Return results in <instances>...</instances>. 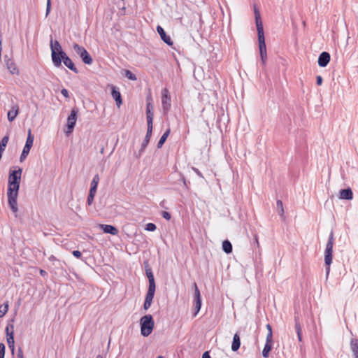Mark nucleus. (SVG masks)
Segmentation results:
<instances>
[{
  "mask_svg": "<svg viewBox=\"0 0 358 358\" xmlns=\"http://www.w3.org/2000/svg\"><path fill=\"white\" fill-rule=\"evenodd\" d=\"M34 140V136L31 134V130L29 129L28 131V135L24 146L27 147V148H31V147L33 146Z\"/></svg>",
  "mask_w": 358,
  "mask_h": 358,
  "instance_id": "nucleus-30",
  "label": "nucleus"
},
{
  "mask_svg": "<svg viewBox=\"0 0 358 358\" xmlns=\"http://www.w3.org/2000/svg\"><path fill=\"white\" fill-rule=\"evenodd\" d=\"M78 110L76 108H74L71 110L70 115L67 118V129L66 133H71L73 129L76 125L77 115H78Z\"/></svg>",
  "mask_w": 358,
  "mask_h": 358,
  "instance_id": "nucleus-9",
  "label": "nucleus"
},
{
  "mask_svg": "<svg viewBox=\"0 0 358 358\" xmlns=\"http://www.w3.org/2000/svg\"><path fill=\"white\" fill-rule=\"evenodd\" d=\"M171 129L169 128L161 136L159 141L157 143V148H160L163 146L164 143L166 141L169 135L170 134Z\"/></svg>",
  "mask_w": 358,
  "mask_h": 358,
  "instance_id": "nucleus-27",
  "label": "nucleus"
},
{
  "mask_svg": "<svg viewBox=\"0 0 358 358\" xmlns=\"http://www.w3.org/2000/svg\"><path fill=\"white\" fill-rule=\"evenodd\" d=\"M5 348V345L3 343H0V358H4Z\"/></svg>",
  "mask_w": 358,
  "mask_h": 358,
  "instance_id": "nucleus-39",
  "label": "nucleus"
},
{
  "mask_svg": "<svg viewBox=\"0 0 358 358\" xmlns=\"http://www.w3.org/2000/svg\"><path fill=\"white\" fill-rule=\"evenodd\" d=\"M145 274L148 278L149 285L148 289H154L155 290L156 285L155 281L154 275L152 271V268L149 266L145 267Z\"/></svg>",
  "mask_w": 358,
  "mask_h": 358,
  "instance_id": "nucleus-14",
  "label": "nucleus"
},
{
  "mask_svg": "<svg viewBox=\"0 0 358 358\" xmlns=\"http://www.w3.org/2000/svg\"><path fill=\"white\" fill-rule=\"evenodd\" d=\"M96 358H103L102 355H98Z\"/></svg>",
  "mask_w": 358,
  "mask_h": 358,
  "instance_id": "nucleus-53",
  "label": "nucleus"
},
{
  "mask_svg": "<svg viewBox=\"0 0 358 358\" xmlns=\"http://www.w3.org/2000/svg\"><path fill=\"white\" fill-rule=\"evenodd\" d=\"M202 358H211L208 352H205L203 355Z\"/></svg>",
  "mask_w": 358,
  "mask_h": 358,
  "instance_id": "nucleus-50",
  "label": "nucleus"
},
{
  "mask_svg": "<svg viewBox=\"0 0 358 358\" xmlns=\"http://www.w3.org/2000/svg\"><path fill=\"white\" fill-rule=\"evenodd\" d=\"M294 321H295V329H296V332L297 334L298 340H299V341L301 342V341H302V332H301V324L299 321L298 316H295Z\"/></svg>",
  "mask_w": 358,
  "mask_h": 358,
  "instance_id": "nucleus-26",
  "label": "nucleus"
},
{
  "mask_svg": "<svg viewBox=\"0 0 358 358\" xmlns=\"http://www.w3.org/2000/svg\"><path fill=\"white\" fill-rule=\"evenodd\" d=\"M162 215L166 220H169L171 218V214L169 212H166V211H163L162 213Z\"/></svg>",
  "mask_w": 358,
  "mask_h": 358,
  "instance_id": "nucleus-41",
  "label": "nucleus"
},
{
  "mask_svg": "<svg viewBox=\"0 0 358 358\" xmlns=\"http://www.w3.org/2000/svg\"><path fill=\"white\" fill-rule=\"evenodd\" d=\"M11 331H10L9 327L7 326L6 328V337H7V343L9 348L11 350L12 354H14L15 350V341H14V332H13V326H10Z\"/></svg>",
  "mask_w": 358,
  "mask_h": 358,
  "instance_id": "nucleus-10",
  "label": "nucleus"
},
{
  "mask_svg": "<svg viewBox=\"0 0 358 358\" xmlns=\"http://www.w3.org/2000/svg\"><path fill=\"white\" fill-rule=\"evenodd\" d=\"M157 229L156 225L154 223H148L145 225V229L149 231H154Z\"/></svg>",
  "mask_w": 358,
  "mask_h": 358,
  "instance_id": "nucleus-37",
  "label": "nucleus"
},
{
  "mask_svg": "<svg viewBox=\"0 0 358 358\" xmlns=\"http://www.w3.org/2000/svg\"><path fill=\"white\" fill-rule=\"evenodd\" d=\"M266 329L268 330V334H267L266 336H270L271 339H273L272 328H271V326L269 324H268L266 325Z\"/></svg>",
  "mask_w": 358,
  "mask_h": 358,
  "instance_id": "nucleus-40",
  "label": "nucleus"
},
{
  "mask_svg": "<svg viewBox=\"0 0 358 358\" xmlns=\"http://www.w3.org/2000/svg\"><path fill=\"white\" fill-rule=\"evenodd\" d=\"M272 343H273V339H271L270 336H266V343H265L264 349L262 350V356L266 358L268 357L269 352L273 348Z\"/></svg>",
  "mask_w": 358,
  "mask_h": 358,
  "instance_id": "nucleus-17",
  "label": "nucleus"
},
{
  "mask_svg": "<svg viewBox=\"0 0 358 358\" xmlns=\"http://www.w3.org/2000/svg\"><path fill=\"white\" fill-rule=\"evenodd\" d=\"M94 196H95V194L89 192V194L87 196V203L89 206L92 205V203H93Z\"/></svg>",
  "mask_w": 358,
  "mask_h": 358,
  "instance_id": "nucleus-38",
  "label": "nucleus"
},
{
  "mask_svg": "<svg viewBox=\"0 0 358 358\" xmlns=\"http://www.w3.org/2000/svg\"><path fill=\"white\" fill-rule=\"evenodd\" d=\"M72 254L76 258H80L82 257V254L79 250H73Z\"/></svg>",
  "mask_w": 358,
  "mask_h": 358,
  "instance_id": "nucleus-45",
  "label": "nucleus"
},
{
  "mask_svg": "<svg viewBox=\"0 0 358 358\" xmlns=\"http://www.w3.org/2000/svg\"><path fill=\"white\" fill-rule=\"evenodd\" d=\"M146 101H147V104H146L147 125H153L154 113L152 111L153 110V105L152 103L151 96H147Z\"/></svg>",
  "mask_w": 358,
  "mask_h": 358,
  "instance_id": "nucleus-8",
  "label": "nucleus"
},
{
  "mask_svg": "<svg viewBox=\"0 0 358 358\" xmlns=\"http://www.w3.org/2000/svg\"><path fill=\"white\" fill-rule=\"evenodd\" d=\"M125 76L129 80H136V76L131 71H130L129 70H127L125 71Z\"/></svg>",
  "mask_w": 358,
  "mask_h": 358,
  "instance_id": "nucleus-36",
  "label": "nucleus"
},
{
  "mask_svg": "<svg viewBox=\"0 0 358 358\" xmlns=\"http://www.w3.org/2000/svg\"><path fill=\"white\" fill-rule=\"evenodd\" d=\"M194 298H195V300H201L200 291H199L196 284L194 283Z\"/></svg>",
  "mask_w": 358,
  "mask_h": 358,
  "instance_id": "nucleus-35",
  "label": "nucleus"
},
{
  "mask_svg": "<svg viewBox=\"0 0 358 358\" xmlns=\"http://www.w3.org/2000/svg\"><path fill=\"white\" fill-rule=\"evenodd\" d=\"M201 307V300H195V304L194 307V313L193 314L194 317H196V315L199 313L200 309Z\"/></svg>",
  "mask_w": 358,
  "mask_h": 358,
  "instance_id": "nucleus-33",
  "label": "nucleus"
},
{
  "mask_svg": "<svg viewBox=\"0 0 358 358\" xmlns=\"http://www.w3.org/2000/svg\"><path fill=\"white\" fill-rule=\"evenodd\" d=\"M5 62H6L8 69L12 74L18 73V70L16 67V65L12 59H5Z\"/></svg>",
  "mask_w": 358,
  "mask_h": 358,
  "instance_id": "nucleus-24",
  "label": "nucleus"
},
{
  "mask_svg": "<svg viewBox=\"0 0 358 358\" xmlns=\"http://www.w3.org/2000/svg\"><path fill=\"white\" fill-rule=\"evenodd\" d=\"M40 274L42 275V276H45L47 275V272L43 269H41L40 270Z\"/></svg>",
  "mask_w": 358,
  "mask_h": 358,
  "instance_id": "nucleus-51",
  "label": "nucleus"
},
{
  "mask_svg": "<svg viewBox=\"0 0 358 358\" xmlns=\"http://www.w3.org/2000/svg\"><path fill=\"white\" fill-rule=\"evenodd\" d=\"M334 232L331 231L328 241L326 245L324 251V263L326 265V275L328 277L330 272V265L332 263L333 259V246H334Z\"/></svg>",
  "mask_w": 358,
  "mask_h": 358,
  "instance_id": "nucleus-3",
  "label": "nucleus"
},
{
  "mask_svg": "<svg viewBox=\"0 0 358 358\" xmlns=\"http://www.w3.org/2000/svg\"><path fill=\"white\" fill-rule=\"evenodd\" d=\"M141 334L143 336L147 337L151 334L155 322L151 315H145L140 320Z\"/></svg>",
  "mask_w": 358,
  "mask_h": 358,
  "instance_id": "nucleus-5",
  "label": "nucleus"
},
{
  "mask_svg": "<svg viewBox=\"0 0 358 358\" xmlns=\"http://www.w3.org/2000/svg\"><path fill=\"white\" fill-rule=\"evenodd\" d=\"M19 114V106L17 104H13L10 110L8 112V120L13 122Z\"/></svg>",
  "mask_w": 358,
  "mask_h": 358,
  "instance_id": "nucleus-19",
  "label": "nucleus"
},
{
  "mask_svg": "<svg viewBox=\"0 0 358 358\" xmlns=\"http://www.w3.org/2000/svg\"><path fill=\"white\" fill-rule=\"evenodd\" d=\"M262 62L264 65H265L266 59H267V54L266 55H260Z\"/></svg>",
  "mask_w": 358,
  "mask_h": 358,
  "instance_id": "nucleus-49",
  "label": "nucleus"
},
{
  "mask_svg": "<svg viewBox=\"0 0 358 358\" xmlns=\"http://www.w3.org/2000/svg\"><path fill=\"white\" fill-rule=\"evenodd\" d=\"M8 301L4 302L0 306V317H3L8 310Z\"/></svg>",
  "mask_w": 358,
  "mask_h": 358,
  "instance_id": "nucleus-32",
  "label": "nucleus"
},
{
  "mask_svg": "<svg viewBox=\"0 0 358 358\" xmlns=\"http://www.w3.org/2000/svg\"><path fill=\"white\" fill-rule=\"evenodd\" d=\"M53 258H54V256H52V257H50V259H53Z\"/></svg>",
  "mask_w": 358,
  "mask_h": 358,
  "instance_id": "nucleus-55",
  "label": "nucleus"
},
{
  "mask_svg": "<svg viewBox=\"0 0 358 358\" xmlns=\"http://www.w3.org/2000/svg\"><path fill=\"white\" fill-rule=\"evenodd\" d=\"M17 358H24L23 350L22 348H19L17 350Z\"/></svg>",
  "mask_w": 358,
  "mask_h": 358,
  "instance_id": "nucleus-48",
  "label": "nucleus"
},
{
  "mask_svg": "<svg viewBox=\"0 0 358 358\" xmlns=\"http://www.w3.org/2000/svg\"><path fill=\"white\" fill-rule=\"evenodd\" d=\"M53 258H54V256H52V257H50V259H53Z\"/></svg>",
  "mask_w": 358,
  "mask_h": 358,
  "instance_id": "nucleus-56",
  "label": "nucleus"
},
{
  "mask_svg": "<svg viewBox=\"0 0 358 358\" xmlns=\"http://www.w3.org/2000/svg\"><path fill=\"white\" fill-rule=\"evenodd\" d=\"M323 79L321 76H317L316 77V83L317 85H321L322 84Z\"/></svg>",
  "mask_w": 358,
  "mask_h": 358,
  "instance_id": "nucleus-46",
  "label": "nucleus"
},
{
  "mask_svg": "<svg viewBox=\"0 0 358 358\" xmlns=\"http://www.w3.org/2000/svg\"><path fill=\"white\" fill-rule=\"evenodd\" d=\"M8 140H9V136L8 135L5 136L1 139V141L0 142V154L1 155H2L3 152L4 151L7 145V143L8 142Z\"/></svg>",
  "mask_w": 358,
  "mask_h": 358,
  "instance_id": "nucleus-31",
  "label": "nucleus"
},
{
  "mask_svg": "<svg viewBox=\"0 0 358 358\" xmlns=\"http://www.w3.org/2000/svg\"><path fill=\"white\" fill-rule=\"evenodd\" d=\"M353 198V193L351 188L343 189L340 190L339 199L345 200H351Z\"/></svg>",
  "mask_w": 358,
  "mask_h": 358,
  "instance_id": "nucleus-18",
  "label": "nucleus"
},
{
  "mask_svg": "<svg viewBox=\"0 0 358 358\" xmlns=\"http://www.w3.org/2000/svg\"><path fill=\"white\" fill-rule=\"evenodd\" d=\"M77 358H79V357H77Z\"/></svg>",
  "mask_w": 358,
  "mask_h": 358,
  "instance_id": "nucleus-57",
  "label": "nucleus"
},
{
  "mask_svg": "<svg viewBox=\"0 0 358 358\" xmlns=\"http://www.w3.org/2000/svg\"><path fill=\"white\" fill-rule=\"evenodd\" d=\"M61 62L63 61L64 64L69 68L70 70L73 71L76 73H78V71L76 66L74 65L72 60L69 57L66 52H62Z\"/></svg>",
  "mask_w": 358,
  "mask_h": 358,
  "instance_id": "nucleus-11",
  "label": "nucleus"
},
{
  "mask_svg": "<svg viewBox=\"0 0 358 358\" xmlns=\"http://www.w3.org/2000/svg\"><path fill=\"white\" fill-rule=\"evenodd\" d=\"M22 172V169L19 167L17 170L10 172L8 176V187L7 192L8 202L13 213H17L18 210L17 198L20 188Z\"/></svg>",
  "mask_w": 358,
  "mask_h": 358,
  "instance_id": "nucleus-1",
  "label": "nucleus"
},
{
  "mask_svg": "<svg viewBox=\"0 0 358 358\" xmlns=\"http://www.w3.org/2000/svg\"><path fill=\"white\" fill-rule=\"evenodd\" d=\"M51 9V0H47L46 16L50 13Z\"/></svg>",
  "mask_w": 358,
  "mask_h": 358,
  "instance_id": "nucleus-42",
  "label": "nucleus"
},
{
  "mask_svg": "<svg viewBox=\"0 0 358 358\" xmlns=\"http://www.w3.org/2000/svg\"><path fill=\"white\" fill-rule=\"evenodd\" d=\"M61 94H62L64 96H65L66 98H69V91H68L66 89H65V88H64V89H62V90H61Z\"/></svg>",
  "mask_w": 358,
  "mask_h": 358,
  "instance_id": "nucleus-47",
  "label": "nucleus"
},
{
  "mask_svg": "<svg viewBox=\"0 0 358 358\" xmlns=\"http://www.w3.org/2000/svg\"><path fill=\"white\" fill-rule=\"evenodd\" d=\"M241 345V340L239 335L236 333L234 334L233 338V342L231 345V350L234 352L237 351Z\"/></svg>",
  "mask_w": 358,
  "mask_h": 358,
  "instance_id": "nucleus-25",
  "label": "nucleus"
},
{
  "mask_svg": "<svg viewBox=\"0 0 358 358\" xmlns=\"http://www.w3.org/2000/svg\"><path fill=\"white\" fill-rule=\"evenodd\" d=\"M255 243H256V244H257V247H259V241H258V236H257V235H255Z\"/></svg>",
  "mask_w": 358,
  "mask_h": 358,
  "instance_id": "nucleus-52",
  "label": "nucleus"
},
{
  "mask_svg": "<svg viewBox=\"0 0 358 358\" xmlns=\"http://www.w3.org/2000/svg\"><path fill=\"white\" fill-rule=\"evenodd\" d=\"M31 148H27V147L24 146L23 150L22 152V154L20 157V161L22 162H23L29 155L30 152Z\"/></svg>",
  "mask_w": 358,
  "mask_h": 358,
  "instance_id": "nucleus-34",
  "label": "nucleus"
},
{
  "mask_svg": "<svg viewBox=\"0 0 358 358\" xmlns=\"http://www.w3.org/2000/svg\"><path fill=\"white\" fill-rule=\"evenodd\" d=\"M192 169L194 171V172L200 178H203V174L201 173V171L196 167H192Z\"/></svg>",
  "mask_w": 358,
  "mask_h": 358,
  "instance_id": "nucleus-44",
  "label": "nucleus"
},
{
  "mask_svg": "<svg viewBox=\"0 0 358 358\" xmlns=\"http://www.w3.org/2000/svg\"><path fill=\"white\" fill-rule=\"evenodd\" d=\"M100 229L106 234H110L112 235H117L118 234V229L110 224H100Z\"/></svg>",
  "mask_w": 358,
  "mask_h": 358,
  "instance_id": "nucleus-20",
  "label": "nucleus"
},
{
  "mask_svg": "<svg viewBox=\"0 0 358 358\" xmlns=\"http://www.w3.org/2000/svg\"><path fill=\"white\" fill-rule=\"evenodd\" d=\"M157 31L158 32V34H159L162 40L165 43H166L168 45H173V41L171 38V37L168 35H166L164 29L159 25H158L157 27Z\"/></svg>",
  "mask_w": 358,
  "mask_h": 358,
  "instance_id": "nucleus-15",
  "label": "nucleus"
},
{
  "mask_svg": "<svg viewBox=\"0 0 358 358\" xmlns=\"http://www.w3.org/2000/svg\"><path fill=\"white\" fill-rule=\"evenodd\" d=\"M147 126H148L147 132H146L145 138L141 144V148L139 151L140 154H141L142 152H144L145 149L146 148V147L148 146V145L150 141V138L152 136L153 125H147Z\"/></svg>",
  "mask_w": 358,
  "mask_h": 358,
  "instance_id": "nucleus-12",
  "label": "nucleus"
},
{
  "mask_svg": "<svg viewBox=\"0 0 358 358\" xmlns=\"http://www.w3.org/2000/svg\"><path fill=\"white\" fill-rule=\"evenodd\" d=\"M73 48L76 54L80 56L83 63L88 65L92 64L93 59L92 57L84 47L80 46L77 43H74L73 45Z\"/></svg>",
  "mask_w": 358,
  "mask_h": 358,
  "instance_id": "nucleus-6",
  "label": "nucleus"
},
{
  "mask_svg": "<svg viewBox=\"0 0 358 358\" xmlns=\"http://www.w3.org/2000/svg\"><path fill=\"white\" fill-rule=\"evenodd\" d=\"M180 180L182 182V183L184 185V187L186 189H188V185H187V182L186 178H185V176L182 173H180Z\"/></svg>",
  "mask_w": 358,
  "mask_h": 358,
  "instance_id": "nucleus-43",
  "label": "nucleus"
},
{
  "mask_svg": "<svg viewBox=\"0 0 358 358\" xmlns=\"http://www.w3.org/2000/svg\"><path fill=\"white\" fill-rule=\"evenodd\" d=\"M222 249L227 254H230L232 252V245L228 240H225L222 242Z\"/></svg>",
  "mask_w": 358,
  "mask_h": 358,
  "instance_id": "nucleus-28",
  "label": "nucleus"
},
{
  "mask_svg": "<svg viewBox=\"0 0 358 358\" xmlns=\"http://www.w3.org/2000/svg\"><path fill=\"white\" fill-rule=\"evenodd\" d=\"M255 23L257 27V35H258V42H259V53L261 55H266V47L265 43V38L264 34V28L262 22L261 20V16L259 11L255 8Z\"/></svg>",
  "mask_w": 358,
  "mask_h": 358,
  "instance_id": "nucleus-2",
  "label": "nucleus"
},
{
  "mask_svg": "<svg viewBox=\"0 0 358 358\" xmlns=\"http://www.w3.org/2000/svg\"><path fill=\"white\" fill-rule=\"evenodd\" d=\"M350 349L355 358H358V338H352L350 341Z\"/></svg>",
  "mask_w": 358,
  "mask_h": 358,
  "instance_id": "nucleus-23",
  "label": "nucleus"
},
{
  "mask_svg": "<svg viewBox=\"0 0 358 358\" xmlns=\"http://www.w3.org/2000/svg\"><path fill=\"white\" fill-rule=\"evenodd\" d=\"M162 105L164 113H168L171 109V99L169 92L166 88L162 91Z\"/></svg>",
  "mask_w": 358,
  "mask_h": 358,
  "instance_id": "nucleus-7",
  "label": "nucleus"
},
{
  "mask_svg": "<svg viewBox=\"0 0 358 358\" xmlns=\"http://www.w3.org/2000/svg\"><path fill=\"white\" fill-rule=\"evenodd\" d=\"M100 178L98 174H96L91 182L90 193L95 194L96 193L97 186L99 182Z\"/></svg>",
  "mask_w": 358,
  "mask_h": 358,
  "instance_id": "nucleus-22",
  "label": "nucleus"
},
{
  "mask_svg": "<svg viewBox=\"0 0 358 358\" xmlns=\"http://www.w3.org/2000/svg\"><path fill=\"white\" fill-rule=\"evenodd\" d=\"M157 358H164L163 356H158Z\"/></svg>",
  "mask_w": 358,
  "mask_h": 358,
  "instance_id": "nucleus-54",
  "label": "nucleus"
},
{
  "mask_svg": "<svg viewBox=\"0 0 358 358\" xmlns=\"http://www.w3.org/2000/svg\"><path fill=\"white\" fill-rule=\"evenodd\" d=\"M330 61V55L327 52H322L318 58V65L321 67L327 66Z\"/></svg>",
  "mask_w": 358,
  "mask_h": 358,
  "instance_id": "nucleus-16",
  "label": "nucleus"
},
{
  "mask_svg": "<svg viewBox=\"0 0 358 358\" xmlns=\"http://www.w3.org/2000/svg\"><path fill=\"white\" fill-rule=\"evenodd\" d=\"M50 49H51V57L52 61L55 67L61 66V58L62 52H65L57 41H53L50 39Z\"/></svg>",
  "mask_w": 358,
  "mask_h": 358,
  "instance_id": "nucleus-4",
  "label": "nucleus"
},
{
  "mask_svg": "<svg viewBox=\"0 0 358 358\" xmlns=\"http://www.w3.org/2000/svg\"><path fill=\"white\" fill-rule=\"evenodd\" d=\"M276 207H277V210H278V213L279 214V215L282 219H285V215H284L285 211H284V208H283V203L281 200H277Z\"/></svg>",
  "mask_w": 358,
  "mask_h": 358,
  "instance_id": "nucleus-29",
  "label": "nucleus"
},
{
  "mask_svg": "<svg viewBox=\"0 0 358 358\" xmlns=\"http://www.w3.org/2000/svg\"><path fill=\"white\" fill-rule=\"evenodd\" d=\"M155 290L154 289H148L145 299L143 304V308L145 310L150 308L151 306L154 296H155Z\"/></svg>",
  "mask_w": 358,
  "mask_h": 358,
  "instance_id": "nucleus-13",
  "label": "nucleus"
},
{
  "mask_svg": "<svg viewBox=\"0 0 358 358\" xmlns=\"http://www.w3.org/2000/svg\"><path fill=\"white\" fill-rule=\"evenodd\" d=\"M111 95L115 100L117 106L120 107L122 103V96L120 92L116 89L115 87H112Z\"/></svg>",
  "mask_w": 358,
  "mask_h": 358,
  "instance_id": "nucleus-21",
  "label": "nucleus"
}]
</instances>
